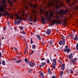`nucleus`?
Here are the masks:
<instances>
[{
    "label": "nucleus",
    "instance_id": "22",
    "mask_svg": "<svg viewBox=\"0 0 78 78\" xmlns=\"http://www.w3.org/2000/svg\"><path fill=\"white\" fill-rule=\"evenodd\" d=\"M2 65L3 66H5V60H3L2 62Z\"/></svg>",
    "mask_w": 78,
    "mask_h": 78
},
{
    "label": "nucleus",
    "instance_id": "15",
    "mask_svg": "<svg viewBox=\"0 0 78 78\" xmlns=\"http://www.w3.org/2000/svg\"><path fill=\"white\" fill-rule=\"evenodd\" d=\"M76 58H75L73 59V65H74L75 62V61H76Z\"/></svg>",
    "mask_w": 78,
    "mask_h": 78
},
{
    "label": "nucleus",
    "instance_id": "12",
    "mask_svg": "<svg viewBox=\"0 0 78 78\" xmlns=\"http://www.w3.org/2000/svg\"><path fill=\"white\" fill-rule=\"evenodd\" d=\"M8 3L10 4V7L12 6V2L10 0H8Z\"/></svg>",
    "mask_w": 78,
    "mask_h": 78
},
{
    "label": "nucleus",
    "instance_id": "64",
    "mask_svg": "<svg viewBox=\"0 0 78 78\" xmlns=\"http://www.w3.org/2000/svg\"><path fill=\"white\" fill-rule=\"evenodd\" d=\"M76 37H78V36L77 35H76Z\"/></svg>",
    "mask_w": 78,
    "mask_h": 78
},
{
    "label": "nucleus",
    "instance_id": "21",
    "mask_svg": "<svg viewBox=\"0 0 78 78\" xmlns=\"http://www.w3.org/2000/svg\"><path fill=\"white\" fill-rule=\"evenodd\" d=\"M39 74L41 76L43 75H44V73H42L41 71L39 72Z\"/></svg>",
    "mask_w": 78,
    "mask_h": 78
},
{
    "label": "nucleus",
    "instance_id": "37",
    "mask_svg": "<svg viewBox=\"0 0 78 78\" xmlns=\"http://www.w3.org/2000/svg\"><path fill=\"white\" fill-rule=\"evenodd\" d=\"M40 10L41 12H42V11H43V10H42V9L41 8V9H40Z\"/></svg>",
    "mask_w": 78,
    "mask_h": 78
},
{
    "label": "nucleus",
    "instance_id": "42",
    "mask_svg": "<svg viewBox=\"0 0 78 78\" xmlns=\"http://www.w3.org/2000/svg\"><path fill=\"white\" fill-rule=\"evenodd\" d=\"M34 53V51H33L30 53V55H32Z\"/></svg>",
    "mask_w": 78,
    "mask_h": 78
},
{
    "label": "nucleus",
    "instance_id": "39",
    "mask_svg": "<svg viewBox=\"0 0 78 78\" xmlns=\"http://www.w3.org/2000/svg\"><path fill=\"white\" fill-rule=\"evenodd\" d=\"M41 76L42 78H45V76L43 75H42V76Z\"/></svg>",
    "mask_w": 78,
    "mask_h": 78
},
{
    "label": "nucleus",
    "instance_id": "6",
    "mask_svg": "<svg viewBox=\"0 0 78 78\" xmlns=\"http://www.w3.org/2000/svg\"><path fill=\"white\" fill-rule=\"evenodd\" d=\"M30 6L31 7H32V8H34V9H36V8H37V5L36 4H32V3H30Z\"/></svg>",
    "mask_w": 78,
    "mask_h": 78
},
{
    "label": "nucleus",
    "instance_id": "32",
    "mask_svg": "<svg viewBox=\"0 0 78 78\" xmlns=\"http://www.w3.org/2000/svg\"><path fill=\"white\" fill-rule=\"evenodd\" d=\"M32 39H33V38H31V39L30 43L31 44H33V41H32Z\"/></svg>",
    "mask_w": 78,
    "mask_h": 78
},
{
    "label": "nucleus",
    "instance_id": "44",
    "mask_svg": "<svg viewBox=\"0 0 78 78\" xmlns=\"http://www.w3.org/2000/svg\"><path fill=\"white\" fill-rule=\"evenodd\" d=\"M2 16V12H0V18L1 17V16Z\"/></svg>",
    "mask_w": 78,
    "mask_h": 78
},
{
    "label": "nucleus",
    "instance_id": "3",
    "mask_svg": "<svg viewBox=\"0 0 78 78\" xmlns=\"http://www.w3.org/2000/svg\"><path fill=\"white\" fill-rule=\"evenodd\" d=\"M0 12H3L4 15H5V16H9V12L8 11H7V12H5V7H4L3 6H0Z\"/></svg>",
    "mask_w": 78,
    "mask_h": 78
},
{
    "label": "nucleus",
    "instance_id": "61",
    "mask_svg": "<svg viewBox=\"0 0 78 78\" xmlns=\"http://www.w3.org/2000/svg\"><path fill=\"white\" fill-rule=\"evenodd\" d=\"M13 2H16V0H13Z\"/></svg>",
    "mask_w": 78,
    "mask_h": 78
},
{
    "label": "nucleus",
    "instance_id": "62",
    "mask_svg": "<svg viewBox=\"0 0 78 78\" xmlns=\"http://www.w3.org/2000/svg\"><path fill=\"white\" fill-rule=\"evenodd\" d=\"M30 25H33V23H30Z\"/></svg>",
    "mask_w": 78,
    "mask_h": 78
},
{
    "label": "nucleus",
    "instance_id": "30",
    "mask_svg": "<svg viewBox=\"0 0 78 78\" xmlns=\"http://www.w3.org/2000/svg\"><path fill=\"white\" fill-rule=\"evenodd\" d=\"M63 73H64V72H63V71H62V72H61L60 73V75L61 76H62V75H63Z\"/></svg>",
    "mask_w": 78,
    "mask_h": 78
},
{
    "label": "nucleus",
    "instance_id": "53",
    "mask_svg": "<svg viewBox=\"0 0 78 78\" xmlns=\"http://www.w3.org/2000/svg\"><path fill=\"white\" fill-rule=\"evenodd\" d=\"M9 9V11H11V8H9V9Z\"/></svg>",
    "mask_w": 78,
    "mask_h": 78
},
{
    "label": "nucleus",
    "instance_id": "48",
    "mask_svg": "<svg viewBox=\"0 0 78 78\" xmlns=\"http://www.w3.org/2000/svg\"><path fill=\"white\" fill-rule=\"evenodd\" d=\"M52 78H56V76H53L52 77Z\"/></svg>",
    "mask_w": 78,
    "mask_h": 78
},
{
    "label": "nucleus",
    "instance_id": "2",
    "mask_svg": "<svg viewBox=\"0 0 78 78\" xmlns=\"http://www.w3.org/2000/svg\"><path fill=\"white\" fill-rule=\"evenodd\" d=\"M32 12L33 14V16H34V20H33V18L31 16L29 17V20L30 22H37V19H36V12H37V11H36L35 10L33 9L32 11Z\"/></svg>",
    "mask_w": 78,
    "mask_h": 78
},
{
    "label": "nucleus",
    "instance_id": "38",
    "mask_svg": "<svg viewBox=\"0 0 78 78\" xmlns=\"http://www.w3.org/2000/svg\"><path fill=\"white\" fill-rule=\"evenodd\" d=\"M26 17H27V18H28V14L26 13V15H25Z\"/></svg>",
    "mask_w": 78,
    "mask_h": 78
},
{
    "label": "nucleus",
    "instance_id": "23",
    "mask_svg": "<svg viewBox=\"0 0 78 78\" xmlns=\"http://www.w3.org/2000/svg\"><path fill=\"white\" fill-rule=\"evenodd\" d=\"M33 71V70H32V69H29V71H28V73H31V72Z\"/></svg>",
    "mask_w": 78,
    "mask_h": 78
},
{
    "label": "nucleus",
    "instance_id": "59",
    "mask_svg": "<svg viewBox=\"0 0 78 78\" xmlns=\"http://www.w3.org/2000/svg\"><path fill=\"white\" fill-rule=\"evenodd\" d=\"M2 53H3V48L2 49Z\"/></svg>",
    "mask_w": 78,
    "mask_h": 78
},
{
    "label": "nucleus",
    "instance_id": "19",
    "mask_svg": "<svg viewBox=\"0 0 78 78\" xmlns=\"http://www.w3.org/2000/svg\"><path fill=\"white\" fill-rule=\"evenodd\" d=\"M53 41L52 40H50L49 41V44L50 45H53Z\"/></svg>",
    "mask_w": 78,
    "mask_h": 78
},
{
    "label": "nucleus",
    "instance_id": "60",
    "mask_svg": "<svg viewBox=\"0 0 78 78\" xmlns=\"http://www.w3.org/2000/svg\"><path fill=\"white\" fill-rule=\"evenodd\" d=\"M7 24H8V25H9L10 24L9 23V22H7Z\"/></svg>",
    "mask_w": 78,
    "mask_h": 78
},
{
    "label": "nucleus",
    "instance_id": "13",
    "mask_svg": "<svg viewBox=\"0 0 78 78\" xmlns=\"http://www.w3.org/2000/svg\"><path fill=\"white\" fill-rule=\"evenodd\" d=\"M65 65H64V64L63 63L62 66V70H64L65 69Z\"/></svg>",
    "mask_w": 78,
    "mask_h": 78
},
{
    "label": "nucleus",
    "instance_id": "8",
    "mask_svg": "<svg viewBox=\"0 0 78 78\" xmlns=\"http://www.w3.org/2000/svg\"><path fill=\"white\" fill-rule=\"evenodd\" d=\"M51 32V30L48 29L46 32V34H48V35H50Z\"/></svg>",
    "mask_w": 78,
    "mask_h": 78
},
{
    "label": "nucleus",
    "instance_id": "35",
    "mask_svg": "<svg viewBox=\"0 0 78 78\" xmlns=\"http://www.w3.org/2000/svg\"><path fill=\"white\" fill-rule=\"evenodd\" d=\"M23 27H22V26H21L20 27V30H23Z\"/></svg>",
    "mask_w": 78,
    "mask_h": 78
},
{
    "label": "nucleus",
    "instance_id": "20",
    "mask_svg": "<svg viewBox=\"0 0 78 78\" xmlns=\"http://www.w3.org/2000/svg\"><path fill=\"white\" fill-rule=\"evenodd\" d=\"M28 0H24V2H30V1H27ZM31 1H35V2H36V0H30Z\"/></svg>",
    "mask_w": 78,
    "mask_h": 78
},
{
    "label": "nucleus",
    "instance_id": "14",
    "mask_svg": "<svg viewBox=\"0 0 78 78\" xmlns=\"http://www.w3.org/2000/svg\"><path fill=\"white\" fill-rule=\"evenodd\" d=\"M73 54H71L69 55L68 58L69 59H72V55Z\"/></svg>",
    "mask_w": 78,
    "mask_h": 78
},
{
    "label": "nucleus",
    "instance_id": "4",
    "mask_svg": "<svg viewBox=\"0 0 78 78\" xmlns=\"http://www.w3.org/2000/svg\"><path fill=\"white\" fill-rule=\"evenodd\" d=\"M58 43L60 45H61L62 44L63 45H65V44H66L65 39H63L62 41H60Z\"/></svg>",
    "mask_w": 78,
    "mask_h": 78
},
{
    "label": "nucleus",
    "instance_id": "24",
    "mask_svg": "<svg viewBox=\"0 0 78 78\" xmlns=\"http://www.w3.org/2000/svg\"><path fill=\"white\" fill-rule=\"evenodd\" d=\"M76 50L78 51V43L77 44L76 47Z\"/></svg>",
    "mask_w": 78,
    "mask_h": 78
},
{
    "label": "nucleus",
    "instance_id": "63",
    "mask_svg": "<svg viewBox=\"0 0 78 78\" xmlns=\"http://www.w3.org/2000/svg\"><path fill=\"white\" fill-rule=\"evenodd\" d=\"M41 66H41V65L39 67H40V68H41Z\"/></svg>",
    "mask_w": 78,
    "mask_h": 78
},
{
    "label": "nucleus",
    "instance_id": "17",
    "mask_svg": "<svg viewBox=\"0 0 78 78\" xmlns=\"http://www.w3.org/2000/svg\"><path fill=\"white\" fill-rule=\"evenodd\" d=\"M48 73L49 74H51L52 73V72L50 68L48 69Z\"/></svg>",
    "mask_w": 78,
    "mask_h": 78
},
{
    "label": "nucleus",
    "instance_id": "25",
    "mask_svg": "<svg viewBox=\"0 0 78 78\" xmlns=\"http://www.w3.org/2000/svg\"><path fill=\"white\" fill-rule=\"evenodd\" d=\"M32 47L33 49H34V48H35L36 47V45L34 44H33L32 45Z\"/></svg>",
    "mask_w": 78,
    "mask_h": 78
},
{
    "label": "nucleus",
    "instance_id": "7",
    "mask_svg": "<svg viewBox=\"0 0 78 78\" xmlns=\"http://www.w3.org/2000/svg\"><path fill=\"white\" fill-rule=\"evenodd\" d=\"M29 64L30 67H33V66H35L36 63L35 62H30Z\"/></svg>",
    "mask_w": 78,
    "mask_h": 78
},
{
    "label": "nucleus",
    "instance_id": "40",
    "mask_svg": "<svg viewBox=\"0 0 78 78\" xmlns=\"http://www.w3.org/2000/svg\"><path fill=\"white\" fill-rule=\"evenodd\" d=\"M15 49L14 50L15 51H17V48L15 47L14 48Z\"/></svg>",
    "mask_w": 78,
    "mask_h": 78
},
{
    "label": "nucleus",
    "instance_id": "34",
    "mask_svg": "<svg viewBox=\"0 0 78 78\" xmlns=\"http://www.w3.org/2000/svg\"><path fill=\"white\" fill-rule=\"evenodd\" d=\"M22 34H26V33H25V31H23L22 32Z\"/></svg>",
    "mask_w": 78,
    "mask_h": 78
},
{
    "label": "nucleus",
    "instance_id": "9",
    "mask_svg": "<svg viewBox=\"0 0 78 78\" xmlns=\"http://www.w3.org/2000/svg\"><path fill=\"white\" fill-rule=\"evenodd\" d=\"M54 65V66H56V59H54L53 63H52V65Z\"/></svg>",
    "mask_w": 78,
    "mask_h": 78
},
{
    "label": "nucleus",
    "instance_id": "54",
    "mask_svg": "<svg viewBox=\"0 0 78 78\" xmlns=\"http://www.w3.org/2000/svg\"><path fill=\"white\" fill-rule=\"evenodd\" d=\"M27 53V50H25L24 54H25V53Z\"/></svg>",
    "mask_w": 78,
    "mask_h": 78
},
{
    "label": "nucleus",
    "instance_id": "26",
    "mask_svg": "<svg viewBox=\"0 0 78 78\" xmlns=\"http://www.w3.org/2000/svg\"><path fill=\"white\" fill-rule=\"evenodd\" d=\"M45 65V62H44L42 63V66L43 67V66H44Z\"/></svg>",
    "mask_w": 78,
    "mask_h": 78
},
{
    "label": "nucleus",
    "instance_id": "11",
    "mask_svg": "<svg viewBox=\"0 0 78 78\" xmlns=\"http://www.w3.org/2000/svg\"><path fill=\"white\" fill-rule=\"evenodd\" d=\"M2 2L5 8H7V5H6V1L5 0H3Z\"/></svg>",
    "mask_w": 78,
    "mask_h": 78
},
{
    "label": "nucleus",
    "instance_id": "55",
    "mask_svg": "<svg viewBox=\"0 0 78 78\" xmlns=\"http://www.w3.org/2000/svg\"><path fill=\"white\" fill-rule=\"evenodd\" d=\"M42 45H44V42H43L41 43Z\"/></svg>",
    "mask_w": 78,
    "mask_h": 78
},
{
    "label": "nucleus",
    "instance_id": "58",
    "mask_svg": "<svg viewBox=\"0 0 78 78\" xmlns=\"http://www.w3.org/2000/svg\"><path fill=\"white\" fill-rule=\"evenodd\" d=\"M50 59L51 61H53V60H52V58H50Z\"/></svg>",
    "mask_w": 78,
    "mask_h": 78
},
{
    "label": "nucleus",
    "instance_id": "50",
    "mask_svg": "<svg viewBox=\"0 0 78 78\" xmlns=\"http://www.w3.org/2000/svg\"><path fill=\"white\" fill-rule=\"evenodd\" d=\"M5 30H6V27L4 28V29H3V30H4V31H5Z\"/></svg>",
    "mask_w": 78,
    "mask_h": 78
},
{
    "label": "nucleus",
    "instance_id": "56",
    "mask_svg": "<svg viewBox=\"0 0 78 78\" xmlns=\"http://www.w3.org/2000/svg\"><path fill=\"white\" fill-rule=\"evenodd\" d=\"M62 37V39H64V36H63Z\"/></svg>",
    "mask_w": 78,
    "mask_h": 78
},
{
    "label": "nucleus",
    "instance_id": "52",
    "mask_svg": "<svg viewBox=\"0 0 78 78\" xmlns=\"http://www.w3.org/2000/svg\"><path fill=\"white\" fill-rule=\"evenodd\" d=\"M76 31V30L74 29L73 31V33H75V31Z\"/></svg>",
    "mask_w": 78,
    "mask_h": 78
},
{
    "label": "nucleus",
    "instance_id": "29",
    "mask_svg": "<svg viewBox=\"0 0 78 78\" xmlns=\"http://www.w3.org/2000/svg\"><path fill=\"white\" fill-rule=\"evenodd\" d=\"M46 61L48 64H49V63H50V60H49V59H47L46 60Z\"/></svg>",
    "mask_w": 78,
    "mask_h": 78
},
{
    "label": "nucleus",
    "instance_id": "51",
    "mask_svg": "<svg viewBox=\"0 0 78 78\" xmlns=\"http://www.w3.org/2000/svg\"><path fill=\"white\" fill-rule=\"evenodd\" d=\"M41 61H44V58H42L41 59Z\"/></svg>",
    "mask_w": 78,
    "mask_h": 78
},
{
    "label": "nucleus",
    "instance_id": "47",
    "mask_svg": "<svg viewBox=\"0 0 78 78\" xmlns=\"http://www.w3.org/2000/svg\"><path fill=\"white\" fill-rule=\"evenodd\" d=\"M1 57H2V53H0V59L1 58Z\"/></svg>",
    "mask_w": 78,
    "mask_h": 78
},
{
    "label": "nucleus",
    "instance_id": "31",
    "mask_svg": "<svg viewBox=\"0 0 78 78\" xmlns=\"http://www.w3.org/2000/svg\"><path fill=\"white\" fill-rule=\"evenodd\" d=\"M24 61H25V62H28V58H26L25 59Z\"/></svg>",
    "mask_w": 78,
    "mask_h": 78
},
{
    "label": "nucleus",
    "instance_id": "57",
    "mask_svg": "<svg viewBox=\"0 0 78 78\" xmlns=\"http://www.w3.org/2000/svg\"><path fill=\"white\" fill-rule=\"evenodd\" d=\"M4 39V37H2V39Z\"/></svg>",
    "mask_w": 78,
    "mask_h": 78
},
{
    "label": "nucleus",
    "instance_id": "43",
    "mask_svg": "<svg viewBox=\"0 0 78 78\" xmlns=\"http://www.w3.org/2000/svg\"><path fill=\"white\" fill-rule=\"evenodd\" d=\"M74 36H75L74 34H71V36H72L73 37H74Z\"/></svg>",
    "mask_w": 78,
    "mask_h": 78
},
{
    "label": "nucleus",
    "instance_id": "49",
    "mask_svg": "<svg viewBox=\"0 0 78 78\" xmlns=\"http://www.w3.org/2000/svg\"><path fill=\"white\" fill-rule=\"evenodd\" d=\"M67 72L68 73H69V70H68L67 71Z\"/></svg>",
    "mask_w": 78,
    "mask_h": 78
},
{
    "label": "nucleus",
    "instance_id": "16",
    "mask_svg": "<svg viewBox=\"0 0 78 78\" xmlns=\"http://www.w3.org/2000/svg\"><path fill=\"white\" fill-rule=\"evenodd\" d=\"M37 37V38L39 40H41V38L39 35L37 34L36 35Z\"/></svg>",
    "mask_w": 78,
    "mask_h": 78
},
{
    "label": "nucleus",
    "instance_id": "18",
    "mask_svg": "<svg viewBox=\"0 0 78 78\" xmlns=\"http://www.w3.org/2000/svg\"><path fill=\"white\" fill-rule=\"evenodd\" d=\"M22 61V60H16V62L17 64H18L20 62Z\"/></svg>",
    "mask_w": 78,
    "mask_h": 78
},
{
    "label": "nucleus",
    "instance_id": "41",
    "mask_svg": "<svg viewBox=\"0 0 78 78\" xmlns=\"http://www.w3.org/2000/svg\"><path fill=\"white\" fill-rule=\"evenodd\" d=\"M52 65V66H53V69H55V67H56L55 66L53 65Z\"/></svg>",
    "mask_w": 78,
    "mask_h": 78
},
{
    "label": "nucleus",
    "instance_id": "28",
    "mask_svg": "<svg viewBox=\"0 0 78 78\" xmlns=\"http://www.w3.org/2000/svg\"><path fill=\"white\" fill-rule=\"evenodd\" d=\"M70 70V73H73V70H72V69H70L69 70Z\"/></svg>",
    "mask_w": 78,
    "mask_h": 78
},
{
    "label": "nucleus",
    "instance_id": "1",
    "mask_svg": "<svg viewBox=\"0 0 78 78\" xmlns=\"http://www.w3.org/2000/svg\"><path fill=\"white\" fill-rule=\"evenodd\" d=\"M22 16L23 17V18L21 17V16H19L17 14H16L15 15V16L17 19V20H19L17 21V20H16L15 21V24H16V25H19L20 23H21V22L20 21H22L23 20V18H24V16H25V14H22Z\"/></svg>",
    "mask_w": 78,
    "mask_h": 78
},
{
    "label": "nucleus",
    "instance_id": "46",
    "mask_svg": "<svg viewBox=\"0 0 78 78\" xmlns=\"http://www.w3.org/2000/svg\"><path fill=\"white\" fill-rule=\"evenodd\" d=\"M58 61H59V63H60V64H62V62H61V60H59Z\"/></svg>",
    "mask_w": 78,
    "mask_h": 78
},
{
    "label": "nucleus",
    "instance_id": "5",
    "mask_svg": "<svg viewBox=\"0 0 78 78\" xmlns=\"http://www.w3.org/2000/svg\"><path fill=\"white\" fill-rule=\"evenodd\" d=\"M28 8V7L26 5H24V7H23V8L21 9V11L23 12V13L24 12H25V9H27Z\"/></svg>",
    "mask_w": 78,
    "mask_h": 78
},
{
    "label": "nucleus",
    "instance_id": "10",
    "mask_svg": "<svg viewBox=\"0 0 78 78\" xmlns=\"http://www.w3.org/2000/svg\"><path fill=\"white\" fill-rule=\"evenodd\" d=\"M70 48H68L67 49H64V52H67V53H69L70 52Z\"/></svg>",
    "mask_w": 78,
    "mask_h": 78
},
{
    "label": "nucleus",
    "instance_id": "27",
    "mask_svg": "<svg viewBox=\"0 0 78 78\" xmlns=\"http://www.w3.org/2000/svg\"><path fill=\"white\" fill-rule=\"evenodd\" d=\"M78 37H74V39L75 41H78Z\"/></svg>",
    "mask_w": 78,
    "mask_h": 78
},
{
    "label": "nucleus",
    "instance_id": "45",
    "mask_svg": "<svg viewBox=\"0 0 78 78\" xmlns=\"http://www.w3.org/2000/svg\"><path fill=\"white\" fill-rule=\"evenodd\" d=\"M69 37H71V36H72V35L71 34H69V35H68Z\"/></svg>",
    "mask_w": 78,
    "mask_h": 78
},
{
    "label": "nucleus",
    "instance_id": "36",
    "mask_svg": "<svg viewBox=\"0 0 78 78\" xmlns=\"http://www.w3.org/2000/svg\"><path fill=\"white\" fill-rule=\"evenodd\" d=\"M69 47V46L68 45H66L65 46V48H66V49H67Z\"/></svg>",
    "mask_w": 78,
    "mask_h": 78
},
{
    "label": "nucleus",
    "instance_id": "33",
    "mask_svg": "<svg viewBox=\"0 0 78 78\" xmlns=\"http://www.w3.org/2000/svg\"><path fill=\"white\" fill-rule=\"evenodd\" d=\"M10 18H11L12 19H14V16H12V15H11L10 16Z\"/></svg>",
    "mask_w": 78,
    "mask_h": 78
}]
</instances>
